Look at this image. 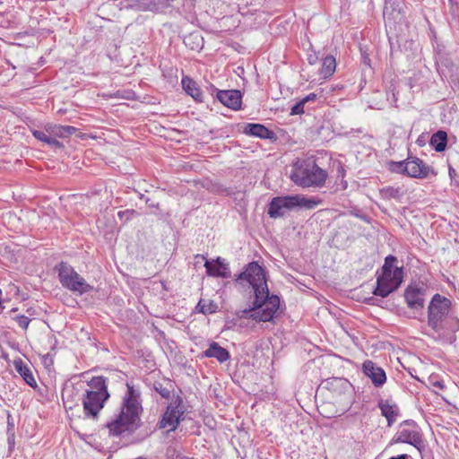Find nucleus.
Instances as JSON below:
<instances>
[{
    "mask_svg": "<svg viewBox=\"0 0 459 459\" xmlns=\"http://www.w3.org/2000/svg\"><path fill=\"white\" fill-rule=\"evenodd\" d=\"M244 289H251L255 294L253 306L239 313L241 318H251L255 322H271L280 308V299L270 295L264 270L256 263H249L236 280Z\"/></svg>",
    "mask_w": 459,
    "mask_h": 459,
    "instance_id": "obj_1",
    "label": "nucleus"
},
{
    "mask_svg": "<svg viewBox=\"0 0 459 459\" xmlns=\"http://www.w3.org/2000/svg\"><path fill=\"white\" fill-rule=\"evenodd\" d=\"M126 386L127 391L123 398L120 412L108 424L110 433L116 436L136 429L143 411L140 391L129 383Z\"/></svg>",
    "mask_w": 459,
    "mask_h": 459,
    "instance_id": "obj_2",
    "label": "nucleus"
},
{
    "mask_svg": "<svg viewBox=\"0 0 459 459\" xmlns=\"http://www.w3.org/2000/svg\"><path fill=\"white\" fill-rule=\"evenodd\" d=\"M88 388L82 395V401L84 414L87 417L96 418L103 409L105 403L109 398L106 378L94 377L87 383Z\"/></svg>",
    "mask_w": 459,
    "mask_h": 459,
    "instance_id": "obj_3",
    "label": "nucleus"
},
{
    "mask_svg": "<svg viewBox=\"0 0 459 459\" xmlns=\"http://www.w3.org/2000/svg\"><path fill=\"white\" fill-rule=\"evenodd\" d=\"M327 178L325 170L319 168L313 160H298L290 173V179L302 187L321 186Z\"/></svg>",
    "mask_w": 459,
    "mask_h": 459,
    "instance_id": "obj_4",
    "label": "nucleus"
},
{
    "mask_svg": "<svg viewBox=\"0 0 459 459\" xmlns=\"http://www.w3.org/2000/svg\"><path fill=\"white\" fill-rule=\"evenodd\" d=\"M319 204L320 201L316 198H306L299 195L277 196L270 202L268 214L271 218L276 219L297 207L313 209Z\"/></svg>",
    "mask_w": 459,
    "mask_h": 459,
    "instance_id": "obj_5",
    "label": "nucleus"
},
{
    "mask_svg": "<svg viewBox=\"0 0 459 459\" xmlns=\"http://www.w3.org/2000/svg\"><path fill=\"white\" fill-rule=\"evenodd\" d=\"M396 257L393 255L385 257L382 274L377 278V286L374 291L375 295L383 298L387 297L402 283L403 270L402 268L394 267Z\"/></svg>",
    "mask_w": 459,
    "mask_h": 459,
    "instance_id": "obj_6",
    "label": "nucleus"
},
{
    "mask_svg": "<svg viewBox=\"0 0 459 459\" xmlns=\"http://www.w3.org/2000/svg\"><path fill=\"white\" fill-rule=\"evenodd\" d=\"M451 310V300L440 294H435L428 307V325L436 332L443 329V322Z\"/></svg>",
    "mask_w": 459,
    "mask_h": 459,
    "instance_id": "obj_7",
    "label": "nucleus"
},
{
    "mask_svg": "<svg viewBox=\"0 0 459 459\" xmlns=\"http://www.w3.org/2000/svg\"><path fill=\"white\" fill-rule=\"evenodd\" d=\"M57 271L61 284L69 290L83 294L92 290V287L67 264L61 263L57 266Z\"/></svg>",
    "mask_w": 459,
    "mask_h": 459,
    "instance_id": "obj_8",
    "label": "nucleus"
},
{
    "mask_svg": "<svg viewBox=\"0 0 459 459\" xmlns=\"http://www.w3.org/2000/svg\"><path fill=\"white\" fill-rule=\"evenodd\" d=\"M389 169L393 172L406 174L416 178H426L430 171V167L418 158H408L403 161H392Z\"/></svg>",
    "mask_w": 459,
    "mask_h": 459,
    "instance_id": "obj_9",
    "label": "nucleus"
},
{
    "mask_svg": "<svg viewBox=\"0 0 459 459\" xmlns=\"http://www.w3.org/2000/svg\"><path fill=\"white\" fill-rule=\"evenodd\" d=\"M395 442L408 443L420 450L422 438L413 421H404L395 436Z\"/></svg>",
    "mask_w": 459,
    "mask_h": 459,
    "instance_id": "obj_10",
    "label": "nucleus"
},
{
    "mask_svg": "<svg viewBox=\"0 0 459 459\" xmlns=\"http://www.w3.org/2000/svg\"><path fill=\"white\" fill-rule=\"evenodd\" d=\"M180 403L181 401H175L169 404L167 411L160 422V428H168L169 431H172L177 429L184 414V411L180 407Z\"/></svg>",
    "mask_w": 459,
    "mask_h": 459,
    "instance_id": "obj_11",
    "label": "nucleus"
},
{
    "mask_svg": "<svg viewBox=\"0 0 459 459\" xmlns=\"http://www.w3.org/2000/svg\"><path fill=\"white\" fill-rule=\"evenodd\" d=\"M364 374L371 379L375 386H382L386 381L385 370L371 360L364 361L362 365Z\"/></svg>",
    "mask_w": 459,
    "mask_h": 459,
    "instance_id": "obj_12",
    "label": "nucleus"
},
{
    "mask_svg": "<svg viewBox=\"0 0 459 459\" xmlns=\"http://www.w3.org/2000/svg\"><path fill=\"white\" fill-rule=\"evenodd\" d=\"M217 99L230 108L237 110L241 107L242 94L238 90L219 91Z\"/></svg>",
    "mask_w": 459,
    "mask_h": 459,
    "instance_id": "obj_13",
    "label": "nucleus"
},
{
    "mask_svg": "<svg viewBox=\"0 0 459 459\" xmlns=\"http://www.w3.org/2000/svg\"><path fill=\"white\" fill-rule=\"evenodd\" d=\"M204 266L206 268L207 274L210 276L221 278H228L230 276L229 264L226 263L225 259L221 257L212 261L205 260Z\"/></svg>",
    "mask_w": 459,
    "mask_h": 459,
    "instance_id": "obj_14",
    "label": "nucleus"
},
{
    "mask_svg": "<svg viewBox=\"0 0 459 459\" xmlns=\"http://www.w3.org/2000/svg\"><path fill=\"white\" fill-rule=\"evenodd\" d=\"M404 298L409 307L413 309L422 308L424 306L423 293L416 287H408Z\"/></svg>",
    "mask_w": 459,
    "mask_h": 459,
    "instance_id": "obj_15",
    "label": "nucleus"
},
{
    "mask_svg": "<svg viewBox=\"0 0 459 459\" xmlns=\"http://www.w3.org/2000/svg\"><path fill=\"white\" fill-rule=\"evenodd\" d=\"M203 357L215 358L219 362L223 363L230 359V353L217 342H212L209 348L204 351Z\"/></svg>",
    "mask_w": 459,
    "mask_h": 459,
    "instance_id": "obj_16",
    "label": "nucleus"
},
{
    "mask_svg": "<svg viewBox=\"0 0 459 459\" xmlns=\"http://www.w3.org/2000/svg\"><path fill=\"white\" fill-rule=\"evenodd\" d=\"M13 366L15 370L21 375L24 381L31 387L37 385V382L33 377L30 368L23 363L21 359H14Z\"/></svg>",
    "mask_w": 459,
    "mask_h": 459,
    "instance_id": "obj_17",
    "label": "nucleus"
},
{
    "mask_svg": "<svg viewBox=\"0 0 459 459\" xmlns=\"http://www.w3.org/2000/svg\"><path fill=\"white\" fill-rule=\"evenodd\" d=\"M395 1L393 0H385V7H384V19L385 22V25H391L393 22H400L403 18L399 10H395L394 8Z\"/></svg>",
    "mask_w": 459,
    "mask_h": 459,
    "instance_id": "obj_18",
    "label": "nucleus"
},
{
    "mask_svg": "<svg viewBox=\"0 0 459 459\" xmlns=\"http://www.w3.org/2000/svg\"><path fill=\"white\" fill-rule=\"evenodd\" d=\"M379 408L382 415L386 418L388 426L396 421L399 414V409L396 404L391 403L389 401H380Z\"/></svg>",
    "mask_w": 459,
    "mask_h": 459,
    "instance_id": "obj_19",
    "label": "nucleus"
},
{
    "mask_svg": "<svg viewBox=\"0 0 459 459\" xmlns=\"http://www.w3.org/2000/svg\"><path fill=\"white\" fill-rule=\"evenodd\" d=\"M244 133L262 139H271L273 135L272 131L261 124H247L245 126Z\"/></svg>",
    "mask_w": 459,
    "mask_h": 459,
    "instance_id": "obj_20",
    "label": "nucleus"
},
{
    "mask_svg": "<svg viewBox=\"0 0 459 459\" xmlns=\"http://www.w3.org/2000/svg\"><path fill=\"white\" fill-rule=\"evenodd\" d=\"M182 87L186 94L190 95L195 100L202 101V91L198 88L197 83L188 76H185L181 81Z\"/></svg>",
    "mask_w": 459,
    "mask_h": 459,
    "instance_id": "obj_21",
    "label": "nucleus"
},
{
    "mask_svg": "<svg viewBox=\"0 0 459 459\" xmlns=\"http://www.w3.org/2000/svg\"><path fill=\"white\" fill-rule=\"evenodd\" d=\"M47 131L54 137L65 138L73 134L76 128L70 126L53 125L47 127Z\"/></svg>",
    "mask_w": 459,
    "mask_h": 459,
    "instance_id": "obj_22",
    "label": "nucleus"
},
{
    "mask_svg": "<svg viewBox=\"0 0 459 459\" xmlns=\"http://www.w3.org/2000/svg\"><path fill=\"white\" fill-rule=\"evenodd\" d=\"M336 61L335 58L332 56H328L324 58L322 67L320 70V74L323 78L326 79L332 76L335 71Z\"/></svg>",
    "mask_w": 459,
    "mask_h": 459,
    "instance_id": "obj_23",
    "label": "nucleus"
},
{
    "mask_svg": "<svg viewBox=\"0 0 459 459\" xmlns=\"http://www.w3.org/2000/svg\"><path fill=\"white\" fill-rule=\"evenodd\" d=\"M447 135L444 131H437L431 139L430 144L434 146L437 152H443L446 147Z\"/></svg>",
    "mask_w": 459,
    "mask_h": 459,
    "instance_id": "obj_24",
    "label": "nucleus"
},
{
    "mask_svg": "<svg viewBox=\"0 0 459 459\" xmlns=\"http://www.w3.org/2000/svg\"><path fill=\"white\" fill-rule=\"evenodd\" d=\"M380 195L385 200H400L403 196V193L400 187L386 186L379 191Z\"/></svg>",
    "mask_w": 459,
    "mask_h": 459,
    "instance_id": "obj_25",
    "label": "nucleus"
},
{
    "mask_svg": "<svg viewBox=\"0 0 459 459\" xmlns=\"http://www.w3.org/2000/svg\"><path fill=\"white\" fill-rule=\"evenodd\" d=\"M196 309L203 314H212L216 311L217 305L213 301L201 299L196 306Z\"/></svg>",
    "mask_w": 459,
    "mask_h": 459,
    "instance_id": "obj_26",
    "label": "nucleus"
},
{
    "mask_svg": "<svg viewBox=\"0 0 459 459\" xmlns=\"http://www.w3.org/2000/svg\"><path fill=\"white\" fill-rule=\"evenodd\" d=\"M33 136L37 138L38 140L46 143L47 144L49 143L50 139L52 138V134H49L47 129L45 131L40 130H35L32 132Z\"/></svg>",
    "mask_w": 459,
    "mask_h": 459,
    "instance_id": "obj_27",
    "label": "nucleus"
},
{
    "mask_svg": "<svg viewBox=\"0 0 459 459\" xmlns=\"http://www.w3.org/2000/svg\"><path fill=\"white\" fill-rule=\"evenodd\" d=\"M192 39H196L197 42H196V45L195 47V46H191V48L192 49H195V48H201V45H202V41L203 39L199 37V35H195V34H190L189 36L186 37L185 39V43L186 46H190V43L189 41L192 40Z\"/></svg>",
    "mask_w": 459,
    "mask_h": 459,
    "instance_id": "obj_28",
    "label": "nucleus"
},
{
    "mask_svg": "<svg viewBox=\"0 0 459 459\" xmlns=\"http://www.w3.org/2000/svg\"><path fill=\"white\" fill-rule=\"evenodd\" d=\"M14 320L18 323L19 326H21L22 329H27L29 326V324L30 322L29 317L22 316V315L16 316L14 317Z\"/></svg>",
    "mask_w": 459,
    "mask_h": 459,
    "instance_id": "obj_29",
    "label": "nucleus"
},
{
    "mask_svg": "<svg viewBox=\"0 0 459 459\" xmlns=\"http://www.w3.org/2000/svg\"><path fill=\"white\" fill-rule=\"evenodd\" d=\"M305 102H303V100H301L300 101H299L298 103H296L292 108H291V111H290V115H301L305 112L304 110V106H305Z\"/></svg>",
    "mask_w": 459,
    "mask_h": 459,
    "instance_id": "obj_30",
    "label": "nucleus"
},
{
    "mask_svg": "<svg viewBox=\"0 0 459 459\" xmlns=\"http://www.w3.org/2000/svg\"><path fill=\"white\" fill-rule=\"evenodd\" d=\"M155 387V390L164 398H168L170 394V391L166 388V387H163L161 384H158V385H154Z\"/></svg>",
    "mask_w": 459,
    "mask_h": 459,
    "instance_id": "obj_31",
    "label": "nucleus"
},
{
    "mask_svg": "<svg viewBox=\"0 0 459 459\" xmlns=\"http://www.w3.org/2000/svg\"><path fill=\"white\" fill-rule=\"evenodd\" d=\"M332 385L336 387H342L343 389L349 388V383L342 378H336L330 383Z\"/></svg>",
    "mask_w": 459,
    "mask_h": 459,
    "instance_id": "obj_32",
    "label": "nucleus"
},
{
    "mask_svg": "<svg viewBox=\"0 0 459 459\" xmlns=\"http://www.w3.org/2000/svg\"><path fill=\"white\" fill-rule=\"evenodd\" d=\"M134 213L135 212L134 210H126L118 212L117 215L120 219L126 218V220H129L130 216Z\"/></svg>",
    "mask_w": 459,
    "mask_h": 459,
    "instance_id": "obj_33",
    "label": "nucleus"
},
{
    "mask_svg": "<svg viewBox=\"0 0 459 459\" xmlns=\"http://www.w3.org/2000/svg\"><path fill=\"white\" fill-rule=\"evenodd\" d=\"M48 145L57 149H61L63 147V144L56 140V137L54 136L50 139Z\"/></svg>",
    "mask_w": 459,
    "mask_h": 459,
    "instance_id": "obj_34",
    "label": "nucleus"
},
{
    "mask_svg": "<svg viewBox=\"0 0 459 459\" xmlns=\"http://www.w3.org/2000/svg\"><path fill=\"white\" fill-rule=\"evenodd\" d=\"M316 95L315 93H310L305 98L302 99L303 102L307 103L310 100H314L316 99Z\"/></svg>",
    "mask_w": 459,
    "mask_h": 459,
    "instance_id": "obj_35",
    "label": "nucleus"
},
{
    "mask_svg": "<svg viewBox=\"0 0 459 459\" xmlns=\"http://www.w3.org/2000/svg\"><path fill=\"white\" fill-rule=\"evenodd\" d=\"M409 458V455H400L398 456H394V457H391L389 459H408Z\"/></svg>",
    "mask_w": 459,
    "mask_h": 459,
    "instance_id": "obj_36",
    "label": "nucleus"
},
{
    "mask_svg": "<svg viewBox=\"0 0 459 459\" xmlns=\"http://www.w3.org/2000/svg\"><path fill=\"white\" fill-rule=\"evenodd\" d=\"M433 385L435 386L438 387L439 389H444V387H445L443 382H440V381H436Z\"/></svg>",
    "mask_w": 459,
    "mask_h": 459,
    "instance_id": "obj_37",
    "label": "nucleus"
},
{
    "mask_svg": "<svg viewBox=\"0 0 459 459\" xmlns=\"http://www.w3.org/2000/svg\"><path fill=\"white\" fill-rule=\"evenodd\" d=\"M3 19H4V15L2 13H0V25L1 26H4L3 24Z\"/></svg>",
    "mask_w": 459,
    "mask_h": 459,
    "instance_id": "obj_38",
    "label": "nucleus"
},
{
    "mask_svg": "<svg viewBox=\"0 0 459 459\" xmlns=\"http://www.w3.org/2000/svg\"><path fill=\"white\" fill-rule=\"evenodd\" d=\"M454 173H455V169H452V168H449V175H450V177H452V175H454Z\"/></svg>",
    "mask_w": 459,
    "mask_h": 459,
    "instance_id": "obj_39",
    "label": "nucleus"
},
{
    "mask_svg": "<svg viewBox=\"0 0 459 459\" xmlns=\"http://www.w3.org/2000/svg\"><path fill=\"white\" fill-rule=\"evenodd\" d=\"M196 258L205 259L204 255H197Z\"/></svg>",
    "mask_w": 459,
    "mask_h": 459,
    "instance_id": "obj_40",
    "label": "nucleus"
}]
</instances>
